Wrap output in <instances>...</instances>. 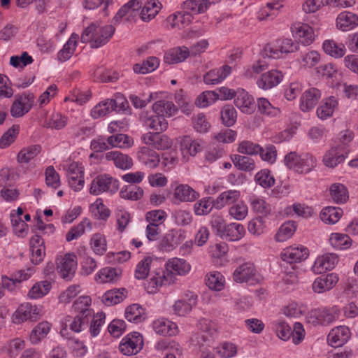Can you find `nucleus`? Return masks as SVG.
Listing matches in <instances>:
<instances>
[{
    "label": "nucleus",
    "instance_id": "obj_1",
    "mask_svg": "<svg viewBox=\"0 0 358 358\" xmlns=\"http://www.w3.org/2000/svg\"><path fill=\"white\" fill-rule=\"evenodd\" d=\"M115 30L111 24L101 26L93 22L83 31L81 41L83 43H90L92 48H98L109 41Z\"/></svg>",
    "mask_w": 358,
    "mask_h": 358
},
{
    "label": "nucleus",
    "instance_id": "obj_2",
    "mask_svg": "<svg viewBox=\"0 0 358 358\" xmlns=\"http://www.w3.org/2000/svg\"><path fill=\"white\" fill-rule=\"evenodd\" d=\"M284 164L298 173L306 174L316 166L317 160L310 153L299 155L296 152H291L285 156Z\"/></svg>",
    "mask_w": 358,
    "mask_h": 358
},
{
    "label": "nucleus",
    "instance_id": "obj_3",
    "mask_svg": "<svg viewBox=\"0 0 358 358\" xmlns=\"http://www.w3.org/2000/svg\"><path fill=\"white\" fill-rule=\"evenodd\" d=\"M186 238V231L173 228L162 235L157 243V248L163 252H171L176 250Z\"/></svg>",
    "mask_w": 358,
    "mask_h": 358
},
{
    "label": "nucleus",
    "instance_id": "obj_4",
    "mask_svg": "<svg viewBox=\"0 0 358 358\" xmlns=\"http://www.w3.org/2000/svg\"><path fill=\"white\" fill-rule=\"evenodd\" d=\"M263 279L255 265L245 262L239 265L233 273V280L238 283H247L250 285L259 283Z\"/></svg>",
    "mask_w": 358,
    "mask_h": 358
},
{
    "label": "nucleus",
    "instance_id": "obj_5",
    "mask_svg": "<svg viewBox=\"0 0 358 358\" xmlns=\"http://www.w3.org/2000/svg\"><path fill=\"white\" fill-rule=\"evenodd\" d=\"M119 189L118 181L110 176L99 175L92 180L90 187V193L93 195H99L106 192L114 194Z\"/></svg>",
    "mask_w": 358,
    "mask_h": 358
},
{
    "label": "nucleus",
    "instance_id": "obj_6",
    "mask_svg": "<svg viewBox=\"0 0 358 358\" xmlns=\"http://www.w3.org/2000/svg\"><path fill=\"white\" fill-rule=\"evenodd\" d=\"M171 186L172 188L171 202L175 205L193 202L200 196L199 193L187 184H178L175 182Z\"/></svg>",
    "mask_w": 358,
    "mask_h": 358
},
{
    "label": "nucleus",
    "instance_id": "obj_7",
    "mask_svg": "<svg viewBox=\"0 0 358 358\" xmlns=\"http://www.w3.org/2000/svg\"><path fill=\"white\" fill-rule=\"evenodd\" d=\"M143 335L134 331L122 338L119 344V350L124 355L131 356L138 354L143 348Z\"/></svg>",
    "mask_w": 358,
    "mask_h": 358
},
{
    "label": "nucleus",
    "instance_id": "obj_8",
    "mask_svg": "<svg viewBox=\"0 0 358 358\" xmlns=\"http://www.w3.org/2000/svg\"><path fill=\"white\" fill-rule=\"evenodd\" d=\"M350 152V150L346 145L332 147L324 152L322 162L328 168H335L345 162L348 157Z\"/></svg>",
    "mask_w": 358,
    "mask_h": 358
},
{
    "label": "nucleus",
    "instance_id": "obj_9",
    "mask_svg": "<svg viewBox=\"0 0 358 358\" xmlns=\"http://www.w3.org/2000/svg\"><path fill=\"white\" fill-rule=\"evenodd\" d=\"M290 30L293 37L298 41V43L305 46L312 44L316 37L313 28L307 23L294 22L292 24Z\"/></svg>",
    "mask_w": 358,
    "mask_h": 358
},
{
    "label": "nucleus",
    "instance_id": "obj_10",
    "mask_svg": "<svg viewBox=\"0 0 358 358\" xmlns=\"http://www.w3.org/2000/svg\"><path fill=\"white\" fill-rule=\"evenodd\" d=\"M196 302L197 296L194 292L188 291L174 302L172 310L175 315L184 317L192 311Z\"/></svg>",
    "mask_w": 358,
    "mask_h": 358
},
{
    "label": "nucleus",
    "instance_id": "obj_11",
    "mask_svg": "<svg viewBox=\"0 0 358 358\" xmlns=\"http://www.w3.org/2000/svg\"><path fill=\"white\" fill-rule=\"evenodd\" d=\"M10 107V114L13 117H20L27 113L33 106L34 96L32 93L17 95Z\"/></svg>",
    "mask_w": 358,
    "mask_h": 358
},
{
    "label": "nucleus",
    "instance_id": "obj_12",
    "mask_svg": "<svg viewBox=\"0 0 358 358\" xmlns=\"http://www.w3.org/2000/svg\"><path fill=\"white\" fill-rule=\"evenodd\" d=\"M85 185L84 166L79 162L69 164V187L75 192L83 189Z\"/></svg>",
    "mask_w": 358,
    "mask_h": 358
},
{
    "label": "nucleus",
    "instance_id": "obj_13",
    "mask_svg": "<svg viewBox=\"0 0 358 358\" xmlns=\"http://www.w3.org/2000/svg\"><path fill=\"white\" fill-rule=\"evenodd\" d=\"M322 92L316 87H310L301 94L299 100V108L303 112L312 110L321 99Z\"/></svg>",
    "mask_w": 358,
    "mask_h": 358
},
{
    "label": "nucleus",
    "instance_id": "obj_14",
    "mask_svg": "<svg viewBox=\"0 0 358 358\" xmlns=\"http://www.w3.org/2000/svg\"><path fill=\"white\" fill-rule=\"evenodd\" d=\"M204 147V142L201 139H194L189 136L180 138V150L184 158L195 156Z\"/></svg>",
    "mask_w": 358,
    "mask_h": 358
},
{
    "label": "nucleus",
    "instance_id": "obj_15",
    "mask_svg": "<svg viewBox=\"0 0 358 358\" xmlns=\"http://www.w3.org/2000/svg\"><path fill=\"white\" fill-rule=\"evenodd\" d=\"M336 320L334 313L327 308H317L311 310L307 317L308 323L314 325H327Z\"/></svg>",
    "mask_w": 358,
    "mask_h": 358
},
{
    "label": "nucleus",
    "instance_id": "obj_16",
    "mask_svg": "<svg viewBox=\"0 0 358 358\" xmlns=\"http://www.w3.org/2000/svg\"><path fill=\"white\" fill-rule=\"evenodd\" d=\"M308 256V249L303 245H292L283 250L281 258L283 261L292 264L301 262Z\"/></svg>",
    "mask_w": 358,
    "mask_h": 358
},
{
    "label": "nucleus",
    "instance_id": "obj_17",
    "mask_svg": "<svg viewBox=\"0 0 358 358\" xmlns=\"http://www.w3.org/2000/svg\"><path fill=\"white\" fill-rule=\"evenodd\" d=\"M143 142L154 147L157 150H166L171 148L173 144L172 140L166 135H160L159 132H148L143 135Z\"/></svg>",
    "mask_w": 358,
    "mask_h": 358
},
{
    "label": "nucleus",
    "instance_id": "obj_18",
    "mask_svg": "<svg viewBox=\"0 0 358 358\" xmlns=\"http://www.w3.org/2000/svg\"><path fill=\"white\" fill-rule=\"evenodd\" d=\"M338 281L336 273H331L315 278L312 288L315 293L322 294L333 289Z\"/></svg>",
    "mask_w": 358,
    "mask_h": 358
},
{
    "label": "nucleus",
    "instance_id": "obj_19",
    "mask_svg": "<svg viewBox=\"0 0 358 358\" xmlns=\"http://www.w3.org/2000/svg\"><path fill=\"white\" fill-rule=\"evenodd\" d=\"M153 331L159 335L164 336H173L178 334V325L164 317L155 320L152 323Z\"/></svg>",
    "mask_w": 358,
    "mask_h": 358
},
{
    "label": "nucleus",
    "instance_id": "obj_20",
    "mask_svg": "<svg viewBox=\"0 0 358 358\" xmlns=\"http://www.w3.org/2000/svg\"><path fill=\"white\" fill-rule=\"evenodd\" d=\"M351 336V332L345 326H338L331 330L327 336L330 345L338 348L346 343Z\"/></svg>",
    "mask_w": 358,
    "mask_h": 358
},
{
    "label": "nucleus",
    "instance_id": "obj_21",
    "mask_svg": "<svg viewBox=\"0 0 358 358\" xmlns=\"http://www.w3.org/2000/svg\"><path fill=\"white\" fill-rule=\"evenodd\" d=\"M233 98H234L235 106L241 112L247 114H250L253 112L254 99L246 90L243 88L237 89Z\"/></svg>",
    "mask_w": 358,
    "mask_h": 358
},
{
    "label": "nucleus",
    "instance_id": "obj_22",
    "mask_svg": "<svg viewBox=\"0 0 358 358\" xmlns=\"http://www.w3.org/2000/svg\"><path fill=\"white\" fill-rule=\"evenodd\" d=\"M283 75L278 70H271L264 73L257 80L259 88L267 90H270L281 83Z\"/></svg>",
    "mask_w": 358,
    "mask_h": 358
},
{
    "label": "nucleus",
    "instance_id": "obj_23",
    "mask_svg": "<svg viewBox=\"0 0 358 358\" xmlns=\"http://www.w3.org/2000/svg\"><path fill=\"white\" fill-rule=\"evenodd\" d=\"M338 262V257L334 253H327L315 259L312 270L315 273H322L332 270Z\"/></svg>",
    "mask_w": 358,
    "mask_h": 358
},
{
    "label": "nucleus",
    "instance_id": "obj_24",
    "mask_svg": "<svg viewBox=\"0 0 358 358\" xmlns=\"http://www.w3.org/2000/svg\"><path fill=\"white\" fill-rule=\"evenodd\" d=\"M231 73V67L229 65H224L208 71L203 76V82L206 85H217L224 80Z\"/></svg>",
    "mask_w": 358,
    "mask_h": 358
},
{
    "label": "nucleus",
    "instance_id": "obj_25",
    "mask_svg": "<svg viewBox=\"0 0 358 358\" xmlns=\"http://www.w3.org/2000/svg\"><path fill=\"white\" fill-rule=\"evenodd\" d=\"M166 269L167 274L174 278L175 275H185L189 273L191 265L184 259L173 257L166 262Z\"/></svg>",
    "mask_w": 358,
    "mask_h": 358
},
{
    "label": "nucleus",
    "instance_id": "obj_26",
    "mask_svg": "<svg viewBox=\"0 0 358 358\" xmlns=\"http://www.w3.org/2000/svg\"><path fill=\"white\" fill-rule=\"evenodd\" d=\"M173 282V278L169 275L166 274L165 272L160 269L155 271L151 274V277L148 280L147 289L148 292H155L162 286L169 285Z\"/></svg>",
    "mask_w": 358,
    "mask_h": 358
},
{
    "label": "nucleus",
    "instance_id": "obj_27",
    "mask_svg": "<svg viewBox=\"0 0 358 358\" xmlns=\"http://www.w3.org/2000/svg\"><path fill=\"white\" fill-rule=\"evenodd\" d=\"M241 199V193L236 189H228L221 192L215 199V208L222 209L224 206L229 207Z\"/></svg>",
    "mask_w": 358,
    "mask_h": 358
},
{
    "label": "nucleus",
    "instance_id": "obj_28",
    "mask_svg": "<svg viewBox=\"0 0 358 358\" xmlns=\"http://www.w3.org/2000/svg\"><path fill=\"white\" fill-rule=\"evenodd\" d=\"M336 25L342 31L352 30L358 25V15L350 11H343L338 15Z\"/></svg>",
    "mask_w": 358,
    "mask_h": 358
},
{
    "label": "nucleus",
    "instance_id": "obj_29",
    "mask_svg": "<svg viewBox=\"0 0 358 358\" xmlns=\"http://www.w3.org/2000/svg\"><path fill=\"white\" fill-rule=\"evenodd\" d=\"M338 105V99L334 96L324 99L317 108V116L322 120L328 119L333 115Z\"/></svg>",
    "mask_w": 358,
    "mask_h": 358
},
{
    "label": "nucleus",
    "instance_id": "obj_30",
    "mask_svg": "<svg viewBox=\"0 0 358 358\" xmlns=\"http://www.w3.org/2000/svg\"><path fill=\"white\" fill-rule=\"evenodd\" d=\"M152 110L166 119L174 116L177 113L178 107L171 100L160 99L153 103Z\"/></svg>",
    "mask_w": 358,
    "mask_h": 358
},
{
    "label": "nucleus",
    "instance_id": "obj_31",
    "mask_svg": "<svg viewBox=\"0 0 358 358\" xmlns=\"http://www.w3.org/2000/svg\"><path fill=\"white\" fill-rule=\"evenodd\" d=\"M137 155L138 160L150 169L157 167L160 162L158 153L146 146L141 148Z\"/></svg>",
    "mask_w": 358,
    "mask_h": 358
},
{
    "label": "nucleus",
    "instance_id": "obj_32",
    "mask_svg": "<svg viewBox=\"0 0 358 358\" xmlns=\"http://www.w3.org/2000/svg\"><path fill=\"white\" fill-rule=\"evenodd\" d=\"M121 271L116 268L104 267L101 268L95 275L94 280L99 284L113 283L119 280Z\"/></svg>",
    "mask_w": 358,
    "mask_h": 358
},
{
    "label": "nucleus",
    "instance_id": "obj_33",
    "mask_svg": "<svg viewBox=\"0 0 358 358\" xmlns=\"http://www.w3.org/2000/svg\"><path fill=\"white\" fill-rule=\"evenodd\" d=\"M245 234V229L242 224L231 222L227 224L220 237L229 241H238L242 239Z\"/></svg>",
    "mask_w": 358,
    "mask_h": 358
},
{
    "label": "nucleus",
    "instance_id": "obj_34",
    "mask_svg": "<svg viewBox=\"0 0 358 358\" xmlns=\"http://www.w3.org/2000/svg\"><path fill=\"white\" fill-rule=\"evenodd\" d=\"M190 55L189 50L185 47H176L165 52L164 60L169 64H175L184 62Z\"/></svg>",
    "mask_w": 358,
    "mask_h": 358
},
{
    "label": "nucleus",
    "instance_id": "obj_35",
    "mask_svg": "<svg viewBox=\"0 0 358 358\" xmlns=\"http://www.w3.org/2000/svg\"><path fill=\"white\" fill-rule=\"evenodd\" d=\"M91 304V297L90 296L83 295L74 301L71 310L78 315L92 317L94 310L90 308Z\"/></svg>",
    "mask_w": 358,
    "mask_h": 358
},
{
    "label": "nucleus",
    "instance_id": "obj_36",
    "mask_svg": "<svg viewBox=\"0 0 358 358\" xmlns=\"http://www.w3.org/2000/svg\"><path fill=\"white\" fill-rule=\"evenodd\" d=\"M192 20L189 13L177 12L170 15L166 18V25L170 28L182 29L187 26Z\"/></svg>",
    "mask_w": 358,
    "mask_h": 358
},
{
    "label": "nucleus",
    "instance_id": "obj_37",
    "mask_svg": "<svg viewBox=\"0 0 358 358\" xmlns=\"http://www.w3.org/2000/svg\"><path fill=\"white\" fill-rule=\"evenodd\" d=\"M162 4L159 0H148L141 11V17L144 22H149L159 13Z\"/></svg>",
    "mask_w": 358,
    "mask_h": 358
},
{
    "label": "nucleus",
    "instance_id": "obj_38",
    "mask_svg": "<svg viewBox=\"0 0 358 358\" xmlns=\"http://www.w3.org/2000/svg\"><path fill=\"white\" fill-rule=\"evenodd\" d=\"M108 160L113 161L116 167L123 170L129 169L133 166L131 157L118 151H111L106 153Z\"/></svg>",
    "mask_w": 358,
    "mask_h": 358
},
{
    "label": "nucleus",
    "instance_id": "obj_39",
    "mask_svg": "<svg viewBox=\"0 0 358 358\" xmlns=\"http://www.w3.org/2000/svg\"><path fill=\"white\" fill-rule=\"evenodd\" d=\"M127 291L124 288L107 291L101 298L102 302L108 306L122 302L127 296Z\"/></svg>",
    "mask_w": 358,
    "mask_h": 358
},
{
    "label": "nucleus",
    "instance_id": "obj_40",
    "mask_svg": "<svg viewBox=\"0 0 358 358\" xmlns=\"http://www.w3.org/2000/svg\"><path fill=\"white\" fill-rule=\"evenodd\" d=\"M322 49L327 55L334 58L343 57L346 52L343 43H338L334 40H325L322 43Z\"/></svg>",
    "mask_w": 358,
    "mask_h": 358
},
{
    "label": "nucleus",
    "instance_id": "obj_41",
    "mask_svg": "<svg viewBox=\"0 0 358 358\" xmlns=\"http://www.w3.org/2000/svg\"><path fill=\"white\" fill-rule=\"evenodd\" d=\"M206 285L212 290L221 291L224 287L225 278L219 271H210L205 277Z\"/></svg>",
    "mask_w": 358,
    "mask_h": 358
},
{
    "label": "nucleus",
    "instance_id": "obj_42",
    "mask_svg": "<svg viewBox=\"0 0 358 358\" xmlns=\"http://www.w3.org/2000/svg\"><path fill=\"white\" fill-rule=\"evenodd\" d=\"M125 318L131 322L138 324L146 318L144 308L136 303L129 306L124 312Z\"/></svg>",
    "mask_w": 358,
    "mask_h": 358
},
{
    "label": "nucleus",
    "instance_id": "obj_43",
    "mask_svg": "<svg viewBox=\"0 0 358 358\" xmlns=\"http://www.w3.org/2000/svg\"><path fill=\"white\" fill-rule=\"evenodd\" d=\"M317 72L327 80V82L333 87L336 85L338 82V69L335 64L328 63L322 65L317 68Z\"/></svg>",
    "mask_w": 358,
    "mask_h": 358
},
{
    "label": "nucleus",
    "instance_id": "obj_44",
    "mask_svg": "<svg viewBox=\"0 0 358 358\" xmlns=\"http://www.w3.org/2000/svg\"><path fill=\"white\" fill-rule=\"evenodd\" d=\"M343 210L338 207L327 206L320 213V218L326 224H334L338 222Z\"/></svg>",
    "mask_w": 358,
    "mask_h": 358
},
{
    "label": "nucleus",
    "instance_id": "obj_45",
    "mask_svg": "<svg viewBox=\"0 0 358 358\" xmlns=\"http://www.w3.org/2000/svg\"><path fill=\"white\" fill-rule=\"evenodd\" d=\"M76 119L78 120L79 124L73 129V136L77 141L84 139L85 137L89 136L92 133V128L86 126L82 123L83 115L82 110L78 108L76 110Z\"/></svg>",
    "mask_w": 358,
    "mask_h": 358
},
{
    "label": "nucleus",
    "instance_id": "obj_46",
    "mask_svg": "<svg viewBox=\"0 0 358 358\" xmlns=\"http://www.w3.org/2000/svg\"><path fill=\"white\" fill-rule=\"evenodd\" d=\"M296 230V225L294 222H285L279 227L274 238L277 242H285L292 238Z\"/></svg>",
    "mask_w": 358,
    "mask_h": 358
},
{
    "label": "nucleus",
    "instance_id": "obj_47",
    "mask_svg": "<svg viewBox=\"0 0 358 358\" xmlns=\"http://www.w3.org/2000/svg\"><path fill=\"white\" fill-rule=\"evenodd\" d=\"M115 102L113 99H107L96 104L91 110V115L94 119L103 117L114 110Z\"/></svg>",
    "mask_w": 358,
    "mask_h": 358
},
{
    "label": "nucleus",
    "instance_id": "obj_48",
    "mask_svg": "<svg viewBox=\"0 0 358 358\" xmlns=\"http://www.w3.org/2000/svg\"><path fill=\"white\" fill-rule=\"evenodd\" d=\"M228 215L231 219L236 221H242L248 215V207L245 201L240 200L228 209Z\"/></svg>",
    "mask_w": 358,
    "mask_h": 358
},
{
    "label": "nucleus",
    "instance_id": "obj_49",
    "mask_svg": "<svg viewBox=\"0 0 358 358\" xmlns=\"http://www.w3.org/2000/svg\"><path fill=\"white\" fill-rule=\"evenodd\" d=\"M153 261V257L146 256L138 262L134 270V278L137 280L145 279L149 275Z\"/></svg>",
    "mask_w": 358,
    "mask_h": 358
},
{
    "label": "nucleus",
    "instance_id": "obj_50",
    "mask_svg": "<svg viewBox=\"0 0 358 358\" xmlns=\"http://www.w3.org/2000/svg\"><path fill=\"white\" fill-rule=\"evenodd\" d=\"M331 245L336 250H347L352 245V240L348 235L341 233H332L329 237Z\"/></svg>",
    "mask_w": 358,
    "mask_h": 358
},
{
    "label": "nucleus",
    "instance_id": "obj_51",
    "mask_svg": "<svg viewBox=\"0 0 358 358\" xmlns=\"http://www.w3.org/2000/svg\"><path fill=\"white\" fill-rule=\"evenodd\" d=\"M141 8L138 0H131L122 6L114 17V20L118 22L124 17L129 18L134 15V13Z\"/></svg>",
    "mask_w": 358,
    "mask_h": 358
},
{
    "label": "nucleus",
    "instance_id": "obj_52",
    "mask_svg": "<svg viewBox=\"0 0 358 358\" xmlns=\"http://www.w3.org/2000/svg\"><path fill=\"white\" fill-rule=\"evenodd\" d=\"M159 65V59L156 57H150L141 64H136L134 71L136 73L146 74L154 71Z\"/></svg>",
    "mask_w": 358,
    "mask_h": 358
},
{
    "label": "nucleus",
    "instance_id": "obj_53",
    "mask_svg": "<svg viewBox=\"0 0 358 358\" xmlns=\"http://www.w3.org/2000/svg\"><path fill=\"white\" fill-rule=\"evenodd\" d=\"M50 330V324L48 322H42L31 331L29 339L32 344H38L44 338Z\"/></svg>",
    "mask_w": 358,
    "mask_h": 358
},
{
    "label": "nucleus",
    "instance_id": "obj_54",
    "mask_svg": "<svg viewBox=\"0 0 358 358\" xmlns=\"http://www.w3.org/2000/svg\"><path fill=\"white\" fill-rule=\"evenodd\" d=\"M41 151V146L38 144L24 148L17 154V161L19 163H28L36 157Z\"/></svg>",
    "mask_w": 358,
    "mask_h": 358
},
{
    "label": "nucleus",
    "instance_id": "obj_55",
    "mask_svg": "<svg viewBox=\"0 0 358 358\" xmlns=\"http://www.w3.org/2000/svg\"><path fill=\"white\" fill-rule=\"evenodd\" d=\"M143 195V189L134 185H125L120 192L121 198L131 201H137L141 199Z\"/></svg>",
    "mask_w": 358,
    "mask_h": 358
},
{
    "label": "nucleus",
    "instance_id": "obj_56",
    "mask_svg": "<svg viewBox=\"0 0 358 358\" xmlns=\"http://www.w3.org/2000/svg\"><path fill=\"white\" fill-rule=\"evenodd\" d=\"M330 194L333 200L337 203H345L349 197L347 188L341 183L331 185L330 187Z\"/></svg>",
    "mask_w": 358,
    "mask_h": 358
},
{
    "label": "nucleus",
    "instance_id": "obj_57",
    "mask_svg": "<svg viewBox=\"0 0 358 358\" xmlns=\"http://www.w3.org/2000/svg\"><path fill=\"white\" fill-rule=\"evenodd\" d=\"M90 245L96 255H103L107 250V241L104 235L94 234L90 240Z\"/></svg>",
    "mask_w": 358,
    "mask_h": 358
},
{
    "label": "nucleus",
    "instance_id": "obj_58",
    "mask_svg": "<svg viewBox=\"0 0 358 358\" xmlns=\"http://www.w3.org/2000/svg\"><path fill=\"white\" fill-rule=\"evenodd\" d=\"M145 124L150 129L157 131V132L166 130L169 125L168 122L165 118L157 114L146 118L145 120Z\"/></svg>",
    "mask_w": 358,
    "mask_h": 358
},
{
    "label": "nucleus",
    "instance_id": "obj_59",
    "mask_svg": "<svg viewBox=\"0 0 358 358\" xmlns=\"http://www.w3.org/2000/svg\"><path fill=\"white\" fill-rule=\"evenodd\" d=\"M31 304L29 303H22L13 313L12 320L15 324H20L27 320H31Z\"/></svg>",
    "mask_w": 358,
    "mask_h": 358
},
{
    "label": "nucleus",
    "instance_id": "obj_60",
    "mask_svg": "<svg viewBox=\"0 0 358 358\" xmlns=\"http://www.w3.org/2000/svg\"><path fill=\"white\" fill-rule=\"evenodd\" d=\"M90 210L95 217L103 220H106L110 215V210L103 204L101 199H97L92 203Z\"/></svg>",
    "mask_w": 358,
    "mask_h": 358
},
{
    "label": "nucleus",
    "instance_id": "obj_61",
    "mask_svg": "<svg viewBox=\"0 0 358 358\" xmlns=\"http://www.w3.org/2000/svg\"><path fill=\"white\" fill-rule=\"evenodd\" d=\"M215 199L211 197L203 198L194 203V211L196 215L208 214L215 208Z\"/></svg>",
    "mask_w": 358,
    "mask_h": 358
},
{
    "label": "nucleus",
    "instance_id": "obj_62",
    "mask_svg": "<svg viewBox=\"0 0 358 358\" xmlns=\"http://www.w3.org/2000/svg\"><path fill=\"white\" fill-rule=\"evenodd\" d=\"M249 202L252 210L257 213L267 215L271 212L270 205L262 197L252 196Z\"/></svg>",
    "mask_w": 358,
    "mask_h": 358
},
{
    "label": "nucleus",
    "instance_id": "obj_63",
    "mask_svg": "<svg viewBox=\"0 0 358 358\" xmlns=\"http://www.w3.org/2000/svg\"><path fill=\"white\" fill-rule=\"evenodd\" d=\"M51 289V283L44 280L36 282L29 290L28 296L31 299H39L47 294Z\"/></svg>",
    "mask_w": 358,
    "mask_h": 358
},
{
    "label": "nucleus",
    "instance_id": "obj_64",
    "mask_svg": "<svg viewBox=\"0 0 358 358\" xmlns=\"http://www.w3.org/2000/svg\"><path fill=\"white\" fill-rule=\"evenodd\" d=\"M231 159L238 169L250 171L255 168V161L250 157L234 155Z\"/></svg>",
    "mask_w": 358,
    "mask_h": 358
}]
</instances>
